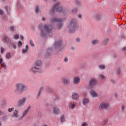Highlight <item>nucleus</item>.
Returning a JSON list of instances; mask_svg holds the SVG:
<instances>
[{
    "mask_svg": "<svg viewBox=\"0 0 126 126\" xmlns=\"http://www.w3.org/2000/svg\"><path fill=\"white\" fill-rule=\"evenodd\" d=\"M10 30L11 31H14V26H12L10 27Z\"/></svg>",
    "mask_w": 126,
    "mask_h": 126,
    "instance_id": "54",
    "label": "nucleus"
},
{
    "mask_svg": "<svg viewBox=\"0 0 126 126\" xmlns=\"http://www.w3.org/2000/svg\"><path fill=\"white\" fill-rule=\"evenodd\" d=\"M60 121L61 123H63L65 121V118L64 117V114L61 116Z\"/></svg>",
    "mask_w": 126,
    "mask_h": 126,
    "instance_id": "26",
    "label": "nucleus"
},
{
    "mask_svg": "<svg viewBox=\"0 0 126 126\" xmlns=\"http://www.w3.org/2000/svg\"><path fill=\"white\" fill-rule=\"evenodd\" d=\"M73 82L74 84H78L80 82V79L78 77H76L73 79Z\"/></svg>",
    "mask_w": 126,
    "mask_h": 126,
    "instance_id": "13",
    "label": "nucleus"
},
{
    "mask_svg": "<svg viewBox=\"0 0 126 126\" xmlns=\"http://www.w3.org/2000/svg\"><path fill=\"white\" fill-rule=\"evenodd\" d=\"M42 20L43 21H46V18L43 17Z\"/></svg>",
    "mask_w": 126,
    "mask_h": 126,
    "instance_id": "62",
    "label": "nucleus"
},
{
    "mask_svg": "<svg viewBox=\"0 0 126 126\" xmlns=\"http://www.w3.org/2000/svg\"><path fill=\"white\" fill-rule=\"evenodd\" d=\"M30 44L32 46V47L35 46V44H34V43H33V41L31 39L30 40Z\"/></svg>",
    "mask_w": 126,
    "mask_h": 126,
    "instance_id": "39",
    "label": "nucleus"
},
{
    "mask_svg": "<svg viewBox=\"0 0 126 126\" xmlns=\"http://www.w3.org/2000/svg\"><path fill=\"white\" fill-rule=\"evenodd\" d=\"M68 28H69V33H74L76 31H78L79 26L77 25V20L76 19H72L69 24Z\"/></svg>",
    "mask_w": 126,
    "mask_h": 126,
    "instance_id": "2",
    "label": "nucleus"
},
{
    "mask_svg": "<svg viewBox=\"0 0 126 126\" xmlns=\"http://www.w3.org/2000/svg\"><path fill=\"white\" fill-rule=\"evenodd\" d=\"M67 61H68V59H67V58H65L64 59V62H65V63H66V62H67Z\"/></svg>",
    "mask_w": 126,
    "mask_h": 126,
    "instance_id": "57",
    "label": "nucleus"
},
{
    "mask_svg": "<svg viewBox=\"0 0 126 126\" xmlns=\"http://www.w3.org/2000/svg\"><path fill=\"white\" fill-rule=\"evenodd\" d=\"M111 82H112V83H116V80H115L111 79Z\"/></svg>",
    "mask_w": 126,
    "mask_h": 126,
    "instance_id": "59",
    "label": "nucleus"
},
{
    "mask_svg": "<svg viewBox=\"0 0 126 126\" xmlns=\"http://www.w3.org/2000/svg\"><path fill=\"white\" fill-rule=\"evenodd\" d=\"M99 78H100V79L103 80V79L105 78V76H104L103 75L100 74L99 75Z\"/></svg>",
    "mask_w": 126,
    "mask_h": 126,
    "instance_id": "40",
    "label": "nucleus"
},
{
    "mask_svg": "<svg viewBox=\"0 0 126 126\" xmlns=\"http://www.w3.org/2000/svg\"><path fill=\"white\" fill-rule=\"evenodd\" d=\"M2 41H3L4 43H9V44H10V43H11V40L7 35H4Z\"/></svg>",
    "mask_w": 126,
    "mask_h": 126,
    "instance_id": "12",
    "label": "nucleus"
},
{
    "mask_svg": "<svg viewBox=\"0 0 126 126\" xmlns=\"http://www.w3.org/2000/svg\"><path fill=\"white\" fill-rule=\"evenodd\" d=\"M72 12H73V13H76V12H77V8H74L72 10Z\"/></svg>",
    "mask_w": 126,
    "mask_h": 126,
    "instance_id": "43",
    "label": "nucleus"
},
{
    "mask_svg": "<svg viewBox=\"0 0 126 126\" xmlns=\"http://www.w3.org/2000/svg\"><path fill=\"white\" fill-rule=\"evenodd\" d=\"M63 82L66 85H67V84H68V81L65 78L63 79Z\"/></svg>",
    "mask_w": 126,
    "mask_h": 126,
    "instance_id": "30",
    "label": "nucleus"
},
{
    "mask_svg": "<svg viewBox=\"0 0 126 126\" xmlns=\"http://www.w3.org/2000/svg\"><path fill=\"white\" fill-rule=\"evenodd\" d=\"M59 113V109H58L57 107L54 108V113L55 115H58Z\"/></svg>",
    "mask_w": 126,
    "mask_h": 126,
    "instance_id": "28",
    "label": "nucleus"
},
{
    "mask_svg": "<svg viewBox=\"0 0 126 126\" xmlns=\"http://www.w3.org/2000/svg\"><path fill=\"white\" fill-rule=\"evenodd\" d=\"M29 50V46H28V45H26V49H23L22 50L23 54H26V53L28 52Z\"/></svg>",
    "mask_w": 126,
    "mask_h": 126,
    "instance_id": "20",
    "label": "nucleus"
},
{
    "mask_svg": "<svg viewBox=\"0 0 126 126\" xmlns=\"http://www.w3.org/2000/svg\"><path fill=\"white\" fill-rule=\"evenodd\" d=\"M34 65L35 66H41L42 65V61L41 60H37L35 63H34Z\"/></svg>",
    "mask_w": 126,
    "mask_h": 126,
    "instance_id": "15",
    "label": "nucleus"
},
{
    "mask_svg": "<svg viewBox=\"0 0 126 126\" xmlns=\"http://www.w3.org/2000/svg\"><path fill=\"white\" fill-rule=\"evenodd\" d=\"M95 18L97 21H99V20H101V16H100L98 14L95 15Z\"/></svg>",
    "mask_w": 126,
    "mask_h": 126,
    "instance_id": "29",
    "label": "nucleus"
},
{
    "mask_svg": "<svg viewBox=\"0 0 126 126\" xmlns=\"http://www.w3.org/2000/svg\"><path fill=\"white\" fill-rule=\"evenodd\" d=\"M81 17H82V15L81 14H79L78 15V18H81Z\"/></svg>",
    "mask_w": 126,
    "mask_h": 126,
    "instance_id": "60",
    "label": "nucleus"
},
{
    "mask_svg": "<svg viewBox=\"0 0 126 126\" xmlns=\"http://www.w3.org/2000/svg\"><path fill=\"white\" fill-rule=\"evenodd\" d=\"M1 106H2V107H5V106H6V99H3L2 100Z\"/></svg>",
    "mask_w": 126,
    "mask_h": 126,
    "instance_id": "22",
    "label": "nucleus"
},
{
    "mask_svg": "<svg viewBox=\"0 0 126 126\" xmlns=\"http://www.w3.org/2000/svg\"><path fill=\"white\" fill-rule=\"evenodd\" d=\"M40 96H41V92H38V93L37 94V95L36 96L37 99L39 98Z\"/></svg>",
    "mask_w": 126,
    "mask_h": 126,
    "instance_id": "44",
    "label": "nucleus"
},
{
    "mask_svg": "<svg viewBox=\"0 0 126 126\" xmlns=\"http://www.w3.org/2000/svg\"><path fill=\"white\" fill-rule=\"evenodd\" d=\"M12 110H13V108H9L8 109V111L9 112V113H11V112H12Z\"/></svg>",
    "mask_w": 126,
    "mask_h": 126,
    "instance_id": "49",
    "label": "nucleus"
},
{
    "mask_svg": "<svg viewBox=\"0 0 126 126\" xmlns=\"http://www.w3.org/2000/svg\"><path fill=\"white\" fill-rule=\"evenodd\" d=\"M20 38H21L22 41H23L24 40V36H23V35H21L20 36Z\"/></svg>",
    "mask_w": 126,
    "mask_h": 126,
    "instance_id": "50",
    "label": "nucleus"
},
{
    "mask_svg": "<svg viewBox=\"0 0 126 126\" xmlns=\"http://www.w3.org/2000/svg\"><path fill=\"white\" fill-rule=\"evenodd\" d=\"M108 42H109V38H105L102 42V44L103 46H106L107 45V44H108Z\"/></svg>",
    "mask_w": 126,
    "mask_h": 126,
    "instance_id": "17",
    "label": "nucleus"
},
{
    "mask_svg": "<svg viewBox=\"0 0 126 126\" xmlns=\"http://www.w3.org/2000/svg\"><path fill=\"white\" fill-rule=\"evenodd\" d=\"M98 67L100 69H105L106 68V66H105V65H102V64L99 65L98 66Z\"/></svg>",
    "mask_w": 126,
    "mask_h": 126,
    "instance_id": "32",
    "label": "nucleus"
},
{
    "mask_svg": "<svg viewBox=\"0 0 126 126\" xmlns=\"http://www.w3.org/2000/svg\"><path fill=\"white\" fill-rule=\"evenodd\" d=\"M14 39H15V40H18L19 39V34H15L14 35Z\"/></svg>",
    "mask_w": 126,
    "mask_h": 126,
    "instance_id": "34",
    "label": "nucleus"
},
{
    "mask_svg": "<svg viewBox=\"0 0 126 126\" xmlns=\"http://www.w3.org/2000/svg\"><path fill=\"white\" fill-rule=\"evenodd\" d=\"M3 14V11L0 9V15H2Z\"/></svg>",
    "mask_w": 126,
    "mask_h": 126,
    "instance_id": "51",
    "label": "nucleus"
},
{
    "mask_svg": "<svg viewBox=\"0 0 126 126\" xmlns=\"http://www.w3.org/2000/svg\"><path fill=\"white\" fill-rule=\"evenodd\" d=\"M83 104L85 106H86L87 104H89V99L86 97H85L83 100Z\"/></svg>",
    "mask_w": 126,
    "mask_h": 126,
    "instance_id": "16",
    "label": "nucleus"
},
{
    "mask_svg": "<svg viewBox=\"0 0 126 126\" xmlns=\"http://www.w3.org/2000/svg\"><path fill=\"white\" fill-rule=\"evenodd\" d=\"M122 50H123V52L126 51V47H123Z\"/></svg>",
    "mask_w": 126,
    "mask_h": 126,
    "instance_id": "61",
    "label": "nucleus"
},
{
    "mask_svg": "<svg viewBox=\"0 0 126 126\" xmlns=\"http://www.w3.org/2000/svg\"><path fill=\"white\" fill-rule=\"evenodd\" d=\"M63 10V6H57V7L56 8V11H57V12H62Z\"/></svg>",
    "mask_w": 126,
    "mask_h": 126,
    "instance_id": "21",
    "label": "nucleus"
},
{
    "mask_svg": "<svg viewBox=\"0 0 126 126\" xmlns=\"http://www.w3.org/2000/svg\"><path fill=\"white\" fill-rule=\"evenodd\" d=\"M43 90H44V88H43V87H41L39 90V92L41 93L42 91H43Z\"/></svg>",
    "mask_w": 126,
    "mask_h": 126,
    "instance_id": "47",
    "label": "nucleus"
},
{
    "mask_svg": "<svg viewBox=\"0 0 126 126\" xmlns=\"http://www.w3.org/2000/svg\"><path fill=\"white\" fill-rule=\"evenodd\" d=\"M2 115V112L0 110V116H1Z\"/></svg>",
    "mask_w": 126,
    "mask_h": 126,
    "instance_id": "64",
    "label": "nucleus"
},
{
    "mask_svg": "<svg viewBox=\"0 0 126 126\" xmlns=\"http://www.w3.org/2000/svg\"><path fill=\"white\" fill-rule=\"evenodd\" d=\"M25 103H26V98L24 97L22 99H19L18 106L22 107L25 105Z\"/></svg>",
    "mask_w": 126,
    "mask_h": 126,
    "instance_id": "10",
    "label": "nucleus"
},
{
    "mask_svg": "<svg viewBox=\"0 0 126 126\" xmlns=\"http://www.w3.org/2000/svg\"><path fill=\"white\" fill-rule=\"evenodd\" d=\"M108 124V120H104L102 122H101V125H103V126H105V125H107Z\"/></svg>",
    "mask_w": 126,
    "mask_h": 126,
    "instance_id": "33",
    "label": "nucleus"
},
{
    "mask_svg": "<svg viewBox=\"0 0 126 126\" xmlns=\"http://www.w3.org/2000/svg\"><path fill=\"white\" fill-rule=\"evenodd\" d=\"M18 47H22V42H21V41H19L18 42Z\"/></svg>",
    "mask_w": 126,
    "mask_h": 126,
    "instance_id": "41",
    "label": "nucleus"
},
{
    "mask_svg": "<svg viewBox=\"0 0 126 126\" xmlns=\"http://www.w3.org/2000/svg\"><path fill=\"white\" fill-rule=\"evenodd\" d=\"M122 111H125V106H123L122 107Z\"/></svg>",
    "mask_w": 126,
    "mask_h": 126,
    "instance_id": "63",
    "label": "nucleus"
},
{
    "mask_svg": "<svg viewBox=\"0 0 126 126\" xmlns=\"http://www.w3.org/2000/svg\"><path fill=\"white\" fill-rule=\"evenodd\" d=\"M5 9H6V12H8V6H6L5 7Z\"/></svg>",
    "mask_w": 126,
    "mask_h": 126,
    "instance_id": "52",
    "label": "nucleus"
},
{
    "mask_svg": "<svg viewBox=\"0 0 126 126\" xmlns=\"http://www.w3.org/2000/svg\"><path fill=\"white\" fill-rule=\"evenodd\" d=\"M90 93L93 97H98V94L96 93V92L94 90H91Z\"/></svg>",
    "mask_w": 126,
    "mask_h": 126,
    "instance_id": "14",
    "label": "nucleus"
},
{
    "mask_svg": "<svg viewBox=\"0 0 126 126\" xmlns=\"http://www.w3.org/2000/svg\"><path fill=\"white\" fill-rule=\"evenodd\" d=\"M6 58H7V59H10V58H11V56L10 55V53H7L6 55Z\"/></svg>",
    "mask_w": 126,
    "mask_h": 126,
    "instance_id": "38",
    "label": "nucleus"
},
{
    "mask_svg": "<svg viewBox=\"0 0 126 126\" xmlns=\"http://www.w3.org/2000/svg\"><path fill=\"white\" fill-rule=\"evenodd\" d=\"M89 84L91 88H93V87L97 85V80H96V79L94 78H91L90 80Z\"/></svg>",
    "mask_w": 126,
    "mask_h": 126,
    "instance_id": "6",
    "label": "nucleus"
},
{
    "mask_svg": "<svg viewBox=\"0 0 126 126\" xmlns=\"http://www.w3.org/2000/svg\"><path fill=\"white\" fill-rule=\"evenodd\" d=\"M87 126V123L86 122H84L82 124V126Z\"/></svg>",
    "mask_w": 126,
    "mask_h": 126,
    "instance_id": "53",
    "label": "nucleus"
},
{
    "mask_svg": "<svg viewBox=\"0 0 126 126\" xmlns=\"http://www.w3.org/2000/svg\"><path fill=\"white\" fill-rule=\"evenodd\" d=\"M75 3L78 5H80V1H79L78 0H75Z\"/></svg>",
    "mask_w": 126,
    "mask_h": 126,
    "instance_id": "45",
    "label": "nucleus"
},
{
    "mask_svg": "<svg viewBox=\"0 0 126 126\" xmlns=\"http://www.w3.org/2000/svg\"><path fill=\"white\" fill-rule=\"evenodd\" d=\"M116 73H117V75H119V74H120V73H121V69H120V68H118L116 69Z\"/></svg>",
    "mask_w": 126,
    "mask_h": 126,
    "instance_id": "37",
    "label": "nucleus"
},
{
    "mask_svg": "<svg viewBox=\"0 0 126 126\" xmlns=\"http://www.w3.org/2000/svg\"><path fill=\"white\" fill-rule=\"evenodd\" d=\"M109 107V104L106 103H102L99 106V108L100 110H106L108 109Z\"/></svg>",
    "mask_w": 126,
    "mask_h": 126,
    "instance_id": "9",
    "label": "nucleus"
},
{
    "mask_svg": "<svg viewBox=\"0 0 126 126\" xmlns=\"http://www.w3.org/2000/svg\"><path fill=\"white\" fill-rule=\"evenodd\" d=\"M39 29L40 30V36L41 37H43L45 38V37L47 36V32H44V30H45V31L47 32H50L51 31L54 29V27L51 25H47L45 24L43 26V24H41L39 25Z\"/></svg>",
    "mask_w": 126,
    "mask_h": 126,
    "instance_id": "1",
    "label": "nucleus"
},
{
    "mask_svg": "<svg viewBox=\"0 0 126 126\" xmlns=\"http://www.w3.org/2000/svg\"><path fill=\"white\" fill-rule=\"evenodd\" d=\"M69 108H70V109H74V108H75V104L74 103L72 104V103L70 102L69 104Z\"/></svg>",
    "mask_w": 126,
    "mask_h": 126,
    "instance_id": "23",
    "label": "nucleus"
},
{
    "mask_svg": "<svg viewBox=\"0 0 126 126\" xmlns=\"http://www.w3.org/2000/svg\"><path fill=\"white\" fill-rule=\"evenodd\" d=\"M31 109V106H29L27 109L23 112V117H25L26 115H27V113L29 112V110Z\"/></svg>",
    "mask_w": 126,
    "mask_h": 126,
    "instance_id": "18",
    "label": "nucleus"
},
{
    "mask_svg": "<svg viewBox=\"0 0 126 126\" xmlns=\"http://www.w3.org/2000/svg\"><path fill=\"white\" fill-rule=\"evenodd\" d=\"M1 67L4 68L5 69H6V65L3 63H1Z\"/></svg>",
    "mask_w": 126,
    "mask_h": 126,
    "instance_id": "35",
    "label": "nucleus"
},
{
    "mask_svg": "<svg viewBox=\"0 0 126 126\" xmlns=\"http://www.w3.org/2000/svg\"><path fill=\"white\" fill-rule=\"evenodd\" d=\"M52 54H53V48L52 47L48 48L47 49L46 54L44 55L45 58H50V57L52 56Z\"/></svg>",
    "mask_w": 126,
    "mask_h": 126,
    "instance_id": "7",
    "label": "nucleus"
},
{
    "mask_svg": "<svg viewBox=\"0 0 126 126\" xmlns=\"http://www.w3.org/2000/svg\"><path fill=\"white\" fill-rule=\"evenodd\" d=\"M2 62H3V60H2V58H0V63H2Z\"/></svg>",
    "mask_w": 126,
    "mask_h": 126,
    "instance_id": "58",
    "label": "nucleus"
},
{
    "mask_svg": "<svg viewBox=\"0 0 126 126\" xmlns=\"http://www.w3.org/2000/svg\"><path fill=\"white\" fill-rule=\"evenodd\" d=\"M4 52V49L3 47H1V54H3Z\"/></svg>",
    "mask_w": 126,
    "mask_h": 126,
    "instance_id": "48",
    "label": "nucleus"
},
{
    "mask_svg": "<svg viewBox=\"0 0 126 126\" xmlns=\"http://www.w3.org/2000/svg\"><path fill=\"white\" fill-rule=\"evenodd\" d=\"M72 98L73 100H77L78 99V94L76 93H74L72 95Z\"/></svg>",
    "mask_w": 126,
    "mask_h": 126,
    "instance_id": "19",
    "label": "nucleus"
},
{
    "mask_svg": "<svg viewBox=\"0 0 126 126\" xmlns=\"http://www.w3.org/2000/svg\"><path fill=\"white\" fill-rule=\"evenodd\" d=\"M16 90L19 94H22L25 91L28 90V86L22 83H17L16 84Z\"/></svg>",
    "mask_w": 126,
    "mask_h": 126,
    "instance_id": "3",
    "label": "nucleus"
},
{
    "mask_svg": "<svg viewBox=\"0 0 126 126\" xmlns=\"http://www.w3.org/2000/svg\"><path fill=\"white\" fill-rule=\"evenodd\" d=\"M66 20V19L63 18V19H58L56 18H52V19L51 20V22L55 23V22H59L60 24H57V27L59 28V29H61L62 27H63V21H65Z\"/></svg>",
    "mask_w": 126,
    "mask_h": 126,
    "instance_id": "4",
    "label": "nucleus"
},
{
    "mask_svg": "<svg viewBox=\"0 0 126 126\" xmlns=\"http://www.w3.org/2000/svg\"><path fill=\"white\" fill-rule=\"evenodd\" d=\"M7 118H8V116L6 115H5L2 118V121H4V122H5V121L7 120Z\"/></svg>",
    "mask_w": 126,
    "mask_h": 126,
    "instance_id": "36",
    "label": "nucleus"
},
{
    "mask_svg": "<svg viewBox=\"0 0 126 126\" xmlns=\"http://www.w3.org/2000/svg\"><path fill=\"white\" fill-rule=\"evenodd\" d=\"M92 45H97V44H99V40L95 39L94 40H93L92 41Z\"/></svg>",
    "mask_w": 126,
    "mask_h": 126,
    "instance_id": "24",
    "label": "nucleus"
},
{
    "mask_svg": "<svg viewBox=\"0 0 126 126\" xmlns=\"http://www.w3.org/2000/svg\"><path fill=\"white\" fill-rule=\"evenodd\" d=\"M24 117H25V116H23V115L22 116H21V117H20V118H19V120L20 121H22V120H23V118H24Z\"/></svg>",
    "mask_w": 126,
    "mask_h": 126,
    "instance_id": "55",
    "label": "nucleus"
},
{
    "mask_svg": "<svg viewBox=\"0 0 126 126\" xmlns=\"http://www.w3.org/2000/svg\"><path fill=\"white\" fill-rule=\"evenodd\" d=\"M11 46L13 48V49H15L17 48L16 45L14 44V43H12L11 44Z\"/></svg>",
    "mask_w": 126,
    "mask_h": 126,
    "instance_id": "42",
    "label": "nucleus"
},
{
    "mask_svg": "<svg viewBox=\"0 0 126 126\" xmlns=\"http://www.w3.org/2000/svg\"><path fill=\"white\" fill-rule=\"evenodd\" d=\"M35 13H39V12H40V7H39V6H35Z\"/></svg>",
    "mask_w": 126,
    "mask_h": 126,
    "instance_id": "25",
    "label": "nucleus"
},
{
    "mask_svg": "<svg viewBox=\"0 0 126 126\" xmlns=\"http://www.w3.org/2000/svg\"><path fill=\"white\" fill-rule=\"evenodd\" d=\"M60 4V2H57L56 4H55L52 9L51 10V14H55V12H56V10H57V6H59Z\"/></svg>",
    "mask_w": 126,
    "mask_h": 126,
    "instance_id": "11",
    "label": "nucleus"
},
{
    "mask_svg": "<svg viewBox=\"0 0 126 126\" xmlns=\"http://www.w3.org/2000/svg\"><path fill=\"white\" fill-rule=\"evenodd\" d=\"M62 45H63V41L62 40H59L55 42L53 44V47L56 50H59V51H62V48H61Z\"/></svg>",
    "mask_w": 126,
    "mask_h": 126,
    "instance_id": "5",
    "label": "nucleus"
},
{
    "mask_svg": "<svg viewBox=\"0 0 126 126\" xmlns=\"http://www.w3.org/2000/svg\"><path fill=\"white\" fill-rule=\"evenodd\" d=\"M16 113L15 112L13 115H12L13 118H18V115H17V110H15Z\"/></svg>",
    "mask_w": 126,
    "mask_h": 126,
    "instance_id": "31",
    "label": "nucleus"
},
{
    "mask_svg": "<svg viewBox=\"0 0 126 126\" xmlns=\"http://www.w3.org/2000/svg\"><path fill=\"white\" fill-rule=\"evenodd\" d=\"M59 100H60V98L58 96L55 97L54 99V101H59Z\"/></svg>",
    "mask_w": 126,
    "mask_h": 126,
    "instance_id": "46",
    "label": "nucleus"
},
{
    "mask_svg": "<svg viewBox=\"0 0 126 126\" xmlns=\"http://www.w3.org/2000/svg\"><path fill=\"white\" fill-rule=\"evenodd\" d=\"M47 91L48 92V93H54V91L52 88L48 87L47 89Z\"/></svg>",
    "mask_w": 126,
    "mask_h": 126,
    "instance_id": "27",
    "label": "nucleus"
},
{
    "mask_svg": "<svg viewBox=\"0 0 126 126\" xmlns=\"http://www.w3.org/2000/svg\"><path fill=\"white\" fill-rule=\"evenodd\" d=\"M30 70L33 72V73H36V72H42V70L41 68H39L36 66L34 65V66L32 67Z\"/></svg>",
    "mask_w": 126,
    "mask_h": 126,
    "instance_id": "8",
    "label": "nucleus"
},
{
    "mask_svg": "<svg viewBox=\"0 0 126 126\" xmlns=\"http://www.w3.org/2000/svg\"><path fill=\"white\" fill-rule=\"evenodd\" d=\"M76 42H77V43H79V42H80V39H79V38H77L76 39Z\"/></svg>",
    "mask_w": 126,
    "mask_h": 126,
    "instance_id": "56",
    "label": "nucleus"
}]
</instances>
